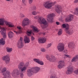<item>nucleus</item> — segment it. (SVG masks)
I'll list each match as a JSON object with an SVG mask.
<instances>
[{"label": "nucleus", "mask_w": 78, "mask_h": 78, "mask_svg": "<svg viewBox=\"0 0 78 78\" xmlns=\"http://www.w3.org/2000/svg\"><path fill=\"white\" fill-rule=\"evenodd\" d=\"M40 68L37 66L32 67L31 69L27 70V74L29 76H30L32 75L33 73H37L39 71Z\"/></svg>", "instance_id": "1"}, {"label": "nucleus", "mask_w": 78, "mask_h": 78, "mask_svg": "<svg viewBox=\"0 0 78 78\" xmlns=\"http://www.w3.org/2000/svg\"><path fill=\"white\" fill-rule=\"evenodd\" d=\"M4 23H5L7 26L10 28L15 27V26L12 23L5 20V19L3 18H0V25H4Z\"/></svg>", "instance_id": "2"}, {"label": "nucleus", "mask_w": 78, "mask_h": 78, "mask_svg": "<svg viewBox=\"0 0 78 78\" xmlns=\"http://www.w3.org/2000/svg\"><path fill=\"white\" fill-rule=\"evenodd\" d=\"M28 65L24 63H20L18 65V69L20 70L22 73H25L27 69Z\"/></svg>", "instance_id": "3"}, {"label": "nucleus", "mask_w": 78, "mask_h": 78, "mask_svg": "<svg viewBox=\"0 0 78 78\" xmlns=\"http://www.w3.org/2000/svg\"><path fill=\"white\" fill-rule=\"evenodd\" d=\"M55 4L56 2H51L50 1H48L45 2L43 5L45 8L51 9L52 6Z\"/></svg>", "instance_id": "4"}, {"label": "nucleus", "mask_w": 78, "mask_h": 78, "mask_svg": "<svg viewBox=\"0 0 78 78\" xmlns=\"http://www.w3.org/2000/svg\"><path fill=\"white\" fill-rule=\"evenodd\" d=\"M38 23L40 24H43L44 26V28H47L48 26V23L47 21L44 18H40L37 20Z\"/></svg>", "instance_id": "5"}, {"label": "nucleus", "mask_w": 78, "mask_h": 78, "mask_svg": "<svg viewBox=\"0 0 78 78\" xmlns=\"http://www.w3.org/2000/svg\"><path fill=\"white\" fill-rule=\"evenodd\" d=\"M62 28H66L65 29V31L66 33H68V34H69V35H71V34H73V30H69V25L68 24H63L62 25Z\"/></svg>", "instance_id": "6"}, {"label": "nucleus", "mask_w": 78, "mask_h": 78, "mask_svg": "<svg viewBox=\"0 0 78 78\" xmlns=\"http://www.w3.org/2000/svg\"><path fill=\"white\" fill-rule=\"evenodd\" d=\"M3 61H4L6 64H9L10 62V58L9 55L8 54L5 55L2 58Z\"/></svg>", "instance_id": "7"}, {"label": "nucleus", "mask_w": 78, "mask_h": 78, "mask_svg": "<svg viewBox=\"0 0 78 78\" xmlns=\"http://www.w3.org/2000/svg\"><path fill=\"white\" fill-rule=\"evenodd\" d=\"M57 49L60 52H62L64 49V44L63 43H59L57 46Z\"/></svg>", "instance_id": "8"}, {"label": "nucleus", "mask_w": 78, "mask_h": 78, "mask_svg": "<svg viewBox=\"0 0 78 78\" xmlns=\"http://www.w3.org/2000/svg\"><path fill=\"white\" fill-rule=\"evenodd\" d=\"M73 20V15L71 14L69 15L65 19V21L66 22H71Z\"/></svg>", "instance_id": "9"}, {"label": "nucleus", "mask_w": 78, "mask_h": 78, "mask_svg": "<svg viewBox=\"0 0 78 78\" xmlns=\"http://www.w3.org/2000/svg\"><path fill=\"white\" fill-rule=\"evenodd\" d=\"M53 14H51L48 15L47 16V20L49 22H53Z\"/></svg>", "instance_id": "10"}, {"label": "nucleus", "mask_w": 78, "mask_h": 78, "mask_svg": "<svg viewBox=\"0 0 78 78\" xmlns=\"http://www.w3.org/2000/svg\"><path fill=\"white\" fill-rule=\"evenodd\" d=\"M30 23V20L28 18H25L23 21L22 23V25L23 27H25L28 25Z\"/></svg>", "instance_id": "11"}, {"label": "nucleus", "mask_w": 78, "mask_h": 78, "mask_svg": "<svg viewBox=\"0 0 78 78\" xmlns=\"http://www.w3.org/2000/svg\"><path fill=\"white\" fill-rule=\"evenodd\" d=\"M73 72V67L71 66L68 67L67 71L66 72V74H71Z\"/></svg>", "instance_id": "12"}, {"label": "nucleus", "mask_w": 78, "mask_h": 78, "mask_svg": "<svg viewBox=\"0 0 78 78\" xmlns=\"http://www.w3.org/2000/svg\"><path fill=\"white\" fill-rule=\"evenodd\" d=\"M6 31V28L5 27H2L1 28L0 33L2 35L3 37L4 38H6V34L5 33Z\"/></svg>", "instance_id": "13"}, {"label": "nucleus", "mask_w": 78, "mask_h": 78, "mask_svg": "<svg viewBox=\"0 0 78 78\" xmlns=\"http://www.w3.org/2000/svg\"><path fill=\"white\" fill-rule=\"evenodd\" d=\"M55 11L58 14H60L62 12V8L61 6L56 5L55 6Z\"/></svg>", "instance_id": "14"}, {"label": "nucleus", "mask_w": 78, "mask_h": 78, "mask_svg": "<svg viewBox=\"0 0 78 78\" xmlns=\"http://www.w3.org/2000/svg\"><path fill=\"white\" fill-rule=\"evenodd\" d=\"M23 41V38L22 37L20 38V40H19L17 44V46L19 48H20L23 47V44H22V41Z\"/></svg>", "instance_id": "15"}, {"label": "nucleus", "mask_w": 78, "mask_h": 78, "mask_svg": "<svg viewBox=\"0 0 78 78\" xmlns=\"http://www.w3.org/2000/svg\"><path fill=\"white\" fill-rule=\"evenodd\" d=\"M46 58L47 60H49L50 61H54L56 59V57L53 55H52L51 56H49L48 55H46Z\"/></svg>", "instance_id": "16"}, {"label": "nucleus", "mask_w": 78, "mask_h": 78, "mask_svg": "<svg viewBox=\"0 0 78 78\" xmlns=\"http://www.w3.org/2000/svg\"><path fill=\"white\" fill-rule=\"evenodd\" d=\"M59 64L58 66V67L60 68V69H61L63 67H64L65 66V64L64 63V62L63 60H60L59 62Z\"/></svg>", "instance_id": "17"}, {"label": "nucleus", "mask_w": 78, "mask_h": 78, "mask_svg": "<svg viewBox=\"0 0 78 78\" xmlns=\"http://www.w3.org/2000/svg\"><path fill=\"white\" fill-rule=\"evenodd\" d=\"M34 62L37 63V64L41 66H43L44 65V62L40 60L39 59L34 58Z\"/></svg>", "instance_id": "18"}, {"label": "nucleus", "mask_w": 78, "mask_h": 78, "mask_svg": "<svg viewBox=\"0 0 78 78\" xmlns=\"http://www.w3.org/2000/svg\"><path fill=\"white\" fill-rule=\"evenodd\" d=\"M24 41L25 44H28L30 42V39L29 37L25 36L24 37Z\"/></svg>", "instance_id": "19"}, {"label": "nucleus", "mask_w": 78, "mask_h": 78, "mask_svg": "<svg viewBox=\"0 0 78 78\" xmlns=\"http://www.w3.org/2000/svg\"><path fill=\"white\" fill-rule=\"evenodd\" d=\"M17 28L19 29V31H13V32L15 33L16 34H19L20 33H22V28L20 26H17Z\"/></svg>", "instance_id": "20"}, {"label": "nucleus", "mask_w": 78, "mask_h": 78, "mask_svg": "<svg viewBox=\"0 0 78 78\" xmlns=\"http://www.w3.org/2000/svg\"><path fill=\"white\" fill-rule=\"evenodd\" d=\"M46 38L45 37L40 38L38 39V42L39 43H44L46 41Z\"/></svg>", "instance_id": "21"}, {"label": "nucleus", "mask_w": 78, "mask_h": 78, "mask_svg": "<svg viewBox=\"0 0 78 78\" xmlns=\"http://www.w3.org/2000/svg\"><path fill=\"white\" fill-rule=\"evenodd\" d=\"M75 43L73 42L69 43L68 44V47H69V48H71V47L73 48L74 46H75Z\"/></svg>", "instance_id": "22"}, {"label": "nucleus", "mask_w": 78, "mask_h": 78, "mask_svg": "<svg viewBox=\"0 0 78 78\" xmlns=\"http://www.w3.org/2000/svg\"><path fill=\"white\" fill-rule=\"evenodd\" d=\"M31 28H32L33 30V31L34 32H35L36 33H37V32L39 31V30H38V29H37V28H36L34 26L32 25L31 26Z\"/></svg>", "instance_id": "23"}, {"label": "nucleus", "mask_w": 78, "mask_h": 78, "mask_svg": "<svg viewBox=\"0 0 78 78\" xmlns=\"http://www.w3.org/2000/svg\"><path fill=\"white\" fill-rule=\"evenodd\" d=\"M0 44L2 45H4L5 44V41L3 38H2L0 40Z\"/></svg>", "instance_id": "24"}, {"label": "nucleus", "mask_w": 78, "mask_h": 78, "mask_svg": "<svg viewBox=\"0 0 78 78\" xmlns=\"http://www.w3.org/2000/svg\"><path fill=\"white\" fill-rule=\"evenodd\" d=\"M11 74V73L9 71H7L5 74H4V75L7 76H9Z\"/></svg>", "instance_id": "25"}, {"label": "nucleus", "mask_w": 78, "mask_h": 78, "mask_svg": "<svg viewBox=\"0 0 78 78\" xmlns=\"http://www.w3.org/2000/svg\"><path fill=\"white\" fill-rule=\"evenodd\" d=\"M14 35V33L12 32H10L8 34L9 37L10 38H11L12 37L13 35Z\"/></svg>", "instance_id": "26"}, {"label": "nucleus", "mask_w": 78, "mask_h": 78, "mask_svg": "<svg viewBox=\"0 0 78 78\" xmlns=\"http://www.w3.org/2000/svg\"><path fill=\"white\" fill-rule=\"evenodd\" d=\"M62 33V30L61 29H60L58 30V36H61Z\"/></svg>", "instance_id": "27"}, {"label": "nucleus", "mask_w": 78, "mask_h": 78, "mask_svg": "<svg viewBox=\"0 0 78 78\" xmlns=\"http://www.w3.org/2000/svg\"><path fill=\"white\" fill-rule=\"evenodd\" d=\"M32 33H33L32 30H30V31H27L26 32V34L28 36H31Z\"/></svg>", "instance_id": "28"}, {"label": "nucleus", "mask_w": 78, "mask_h": 78, "mask_svg": "<svg viewBox=\"0 0 78 78\" xmlns=\"http://www.w3.org/2000/svg\"><path fill=\"white\" fill-rule=\"evenodd\" d=\"M7 49V52H8L9 53H11V51H12V48H6Z\"/></svg>", "instance_id": "29"}, {"label": "nucleus", "mask_w": 78, "mask_h": 78, "mask_svg": "<svg viewBox=\"0 0 78 78\" xmlns=\"http://www.w3.org/2000/svg\"><path fill=\"white\" fill-rule=\"evenodd\" d=\"M74 14L78 15V8H76L75 11L74 12Z\"/></svg>", "instance_id": "30"}, {"label": "nucleus", "mask_w": 78, "mask_h": 78, "mask_svg": "<svg viewBox=\"0 0 78 78\" xmlns=\"http://www.w3.org/2000/svg\"><path fill=\"white\" fill-rule=\"evenodd\" d=\"M51 45H52V44H51V43L48 44L47 45V48H48L49 47H50L51 46Z\"/></svg>", "instance_id": "31"}, {"label": "nucleus", "mask_w": 78, "mask_h": 78, "mask_svg": "<svg viewBox=\"0 0 78 78\" xmlns=\"http://www.w3.org/2000/svg\"><path fill=\"white\" fill-rule=\"evenodd\" d=\"M76 58L74 57L71 60V62H73L76 61Z\"/></svg>", "instance_id": "32"}, {"label": "nucleus", "mask_w": 78, "mask_h": 78, "mask_svg": "<svg viewBox=\"0 0 78 78\" xmlns=\"http://www.w3.org/2000/svg\"><path fill=\"white\" fill-rule=\"evenodd\" d=\"M37 12L35 11H33L32 12V14L33 15H34V16H35V15H37Z\"/></svg>", "instance_id": "33"}, {"label": "nucleus", "mask_w": 78, "mask_h": 78, "mask_svg": "<svg viewBox=\"0 0 78 78\" xmlns=\"http://www.w3.org/2000/svg\"><path fill=\"white\" fill-rule=\"evenodd\" d=\"M6 69L5 68H3L2 69V70H1V71L2 72H5L6 71Z\"/></svg>", "instance_id": "34"}, {"label": "nucleus", "mask_w": 78, "mask_h": 78, "mask_svg": "<svg viewBox=\"0 0 78 78\" xmlns=\"http://www.w3.org/2000/svg\"><path fill=\"white\" fill-rule=\"evenodd\" d=\"M75 74H76V75H78V69H77L74 70V72Z\"/></svg>", "instance_id": "35"}, {"label": "nucleus", "mask_w": 78, "mask_h": 78, "mask_svg": "<svg viewBox=\"0 0 78 78\" xmlns=\"http://www.w3.org/2000/svg\"><path fill=\"white\" fill-rule=\"evenodd\" d=\"M64 56L65 58H71L70 55H65Z\"/></svg>", "instance_id": "36"}, {"label": "nucleus", "mask_w": 78, "mask_h": 78, "mask_svg": "<svg viewBox=\"0 0 78 78\" xmlns=\"http://www.w3.org/2000/svg\"><path fill=\"white\" fill-rule=\"evenodd\" d=\"M34 39H35V38L33 36H31V40L32 41H33Z\"/></svg>", "instance_id": "37"}, {"label": "nucleus", "mask_w": 78, "mask_h": 78, "mask_svg": "<svg viewBox=\"0 0 78 78\" xmlns=\"http://www.w3.org/2000/svg\"><path fill=\"white\" fill-rule=\"evenodd\" d=\"M41 51L42 52H45L46 50H45V49L44 48H41Z\"/></svg>", "instance_id": "38"}, {"label": "nucleus", "mask_w": 78, "mask_h": 78, "mask_svg": "<svg viewBox=\"0 0 78 78\" xmlns=\"http://www.w3.org/2000/svg\"><path fill=\"white\" fill-rule=\"evenodd\" d=\"M15 73H16V71L14 70L12 72V76H14L15 75Z\"/></svg>", "instance_id": "39"}, {"label": "nucleus", "mask_w": 78, "mask_h": 78, "mask_svg": "<svg viewBox=\"0 0 78 78\" xmlns=\"http://www.w3.org/2000/svg\"><path fill=\"white\" fill-rule=\"evenodd\" d=\"M23 76H24V75L23 73H21L20 74V77L21 78H23Z\"/></svg>", "instance_id": "40"}, {"label": "nucleus", "mask_w": 78, "mask_h": 78, "mask_svg": "<svg viewBox=\"0 0 78 78\" xmlns=\"http://www.w3.org/2000/svg\"><path fill=\"white\" fill-rule=\"evenodd\" d=\"M33 0H28L29 4H31L33 2Z\"/></svg>", "instance_id": "41"}, {"label": "nucleus", "mask_w": 78, "mask_h": 78, "mask_svg": "<svg viewBox=\"0 0 78 78\" xmlns=\"http://www.w3.org/2000/svg\"><path fill=\"white\" fill-rule=\"evenodd\" d=\"M50 78H55V76L54 75H52L51 76Z\"/></svg>", "instance_id": "42"}, {"label": "nucleus", "mask_w": 78, "mask_h": 78, "mask_svg": "<svg viewBox=\"0 0 78 78\" xmlns=\"http://www.w3.org/2000/svg\"><path fill=\"white\" fill-rule=\"evenodd\" d=\"M38 17H39L38 16H35L34 17V18L35 19H38Z\"/></svg>", "instance_id": "43"}, {"label": "nucleus", "mask_w": 78, "mask_h": 78, "mask_svg": "<svg viewBox=\"0 0 78 78\" xmlns=\"http://www.w3.org/2000/svg\"><path fill=\"white\" fill-rule=\"evenodd\" d=\"M25 16H24V15H23V14H21V17H22V18H23Z\"/></svg>", "instance_id": "44"}, {"label": "nucleus", "mask_w": 78, "mask_h": 78, "mask_svg": "<svg viewBox=\"0 0 78 78\" xmlns=\"http://www.w3.org/2000/svg\"><path fill=\"white\" fill-rule=\"evenodd\" d=\"M20 71H18L16 73L17 75H20Z\"/></svg>", "instance_id": "45"}, {"label": "nucleus", "mask_w": 78, "mask_h": 78, "mask_svg": "<svg viewBox=\"0 0 78 78\" xmlns=\"http://www.w3.org/2000/svg\"><path fill=\"white\" fill-rule=\"evenodd\" d=\"M56 23L57 25H60V23L59 22H56Z\"/></svg>", "instance_id": "46"}, {"label": "nucleus", "mask_w": 78, "mask_h": 78, "mask_svg": "<svg viewBox=\"0 0 78 78\" xmlns=\"http://www.w3.org/2000/svg\"><path fill=\"white\" fill-rule=\"evenodd\" d=\"M22 2L24 4H26L25 0H22Z\"/></svg>", "instance_id": "47"}, {"label": "nucleus", "mask_w": 78, "mask_h": 78, "mask_svg": "<svg viewBox=\"0 0 78 78\" xmlns=\"http://www.w3.org/2000/svg\"><path fill=\"white\" fill-rule=\"evenodd\" d=\"M33 10H36V6H34L33 7Z\"/></svg>", "instance_id": "48"}, {"label": "nucleus", "mask_w": 78, "mask_h": 78, "mask_svg": "<svg viewBox=\"0 0 78 78\" xmlns=\"http://www.w3.org/2000/svg\"><path fill=\"white\" fill-rule=\"evenodd\" d=\"M75 57L76 58V59H78V54L76 55Z\"/></svg>", "instance_id": "49"}, {"label": "nucleus", "mask_w": 78, "mask_h": 78, "mask_svg": "<svg viewBox=\"0 0 78 78\" xmlns=\"http://www.w3.org/2000/svg\"><path fill=\"white\" fill-rule=\"evenodd\" d=\"M78 0H75L74 1V3H78Z\"/></svg>", "instance_id": "50"}, {"label": "nucleus", "mask_w": 78, "mask_h": 78, "mask_svg": "<svg viewBox=\"0 0 78 78\" xmlns=\"http://www.w3.org/2000/svg\"><path fill=\"white\" fill-rule=\"evenodd\" d=\"M6 1H8V2H9V1H11V0H5Z\"/></svg>", "instance_id": "51"}, {"label": "nucleus", "mask_w": 78, "mask_h": 78, "mask_svg": "<svg viewBox=\"0 0 78 78\" xmlns=\"http://www.w3.org/2000/svg\"><path fill=\"white\" fill-rule=\"evenodd\" d=\"M66 53H67V51L66 50Z\"/></svg>", "instance_id": "52"}, {"label": "nucleus", "mask_w": 78, "mask_h": 78, "mask_svg": "<svg viewBox=\"0 0 78 78\" xmlns=\"http://www.w3.org/2000/svg\"><path fill=\"white\" fill-rule=\"evenodd\" d=\"M0 71H1V68L0 67Z\"/></svg>", "instance_id": "53"}, {"label": "nucleus", "mask_w": 78, "mask_h": 78, "mask_svg": "<svg viewBox=\"0 0 78 78\" xmlns=\"http://www.w3.org/2000/svg\"><path fill=\"white\" fill-rule=\"evenodd\" d=\"M33 35H34V34H33Z\"/></svg>", "instance_id": "54"}]
</instances>
